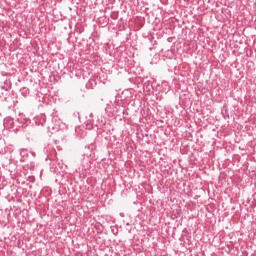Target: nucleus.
Here are the masks:
<instances>
[{
    "label": "nucleus",
    "mask_w": 256,
    "mask_h": 256,
    "mask_svg": "<svg viewBox=\"0 0 256 256\" xmlns=\"http://www.w3.org/2000/svg\"><path fill=\"white\" fill-rule=\"evenodd\" d=\"M9 89H11V85L6 80L3 82V84L0 86V91H3L0 94L1 101H5L7 103V107L11 109L15 105V101L13 100V97L9 95Z\"/></svg>",
    "instance_id": "1"
},
{
    "label": "nucleus",
    "mask_w": 256,
    "mask_h": 256,
    "mask_svg": "<svg viewBox=\"0 0 256 256\" xmlns=\"http://www.w3.org/2000/svg\"><path fill=\"white\" fill-rule=\"evenodd\" d=\"M126 225H127V227H129L131 224H129V223H126Z\"/></svg>",
    "instance_id": "2"
}]
</instances>
